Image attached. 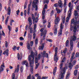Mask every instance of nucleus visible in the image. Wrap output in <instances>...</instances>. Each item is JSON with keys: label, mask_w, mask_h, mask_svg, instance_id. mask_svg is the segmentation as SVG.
<instances>
[{"label": "nucleus", "mask_w": 79, "mask_h": 79, "mask_svg": "<svg viewBox=\"0 0 79 79\" xmlns=\"http://www.w3.org/2000/svg\"><path fill=\"white\" fill-rule=\"evenodd\" d=\"M37 52L36 51L35 53L31 51V55L28 56V60L29 61L30 66L31 68L30 72L31 74L34 73V68H33V64L34 63V56H37Z\"/></svg>", "instance_id": "nucleus-1"}, {"label": "nucleus", "mask_w": 79, "mask_h": 79, "mask_svg": "<svg viewBox=\"0 0 79 79\" xmlns=\"http://www.w3.org/2000/svg\"><path fill=\"white\" fill-rule=\"evenodd\" d=\"M77 24L74 25H73V31L74 33H73V36L71 37L72 39H70V50H72L73 48V41H75L76 40V31H77Z\"/></svg>", "instance_id": "nucleus-2"}, {"label": "nucleus", "mask_w": 79, "mask_h": 79, "mask_svg": "<svg viewBox=\"0 0 79 79\" xmlns=\"http://www.w3.org/2000/svg\"><path fill=\"white\" fill-rule=\"evenodd\" d=\"M65 67L63 69V70H61V73L60 74L59 79H62L64 77V74L66 72V69H68V65L65 64Z\"/></svg>", "instance_id": "nucleus-3"}, {"label": "nucleus", "mask_w": 79, "mask_h": 79, "mask_svg": "<svg viewBox=\"0 0 79 79\" xmlns=\"http://www.w3.org/2000/svg\"><path fill=\"white\" fill-rule=\"evenodd\" d=\"M47 30H45L44 31V32H42L41 33V36H43V37L42 38H41V41H40V44H41V43H42L43 40H45V37H46V34H47Z\"/></svg>", "instance_id": "nucleus-4"}, {"label": "nucleus", "mask_w": 79, "mask_h": 79, "mask_svg": "<svg viewBox=\"0 0 79 79\" xmlns=\"http://www.w3.org/2000/svg\"><path fill=\"white\" fill-rule=\"evenodd\" d=\"M37 2H38V0H36V2L33 1L32 3V6L34 8H35V10L36 11H37L38 10V6L37 5H37Z\"/></svg>", "instance_id": "nucleus-5"}, {"label": "nucleus", "mask_w": 79, "mask_h": 79, "mask_svg": "<svg viewBox=\"0 0 79 79\" xmlns=\"http://www.w3.org/2000/svg\"><path fill=\"white\" fill-rule=\"evenodd\" d=\"M76 60H75L73 61L72 62V65L71 63L69 64V68L70 70H71L72 69V68L74 65H75V64H76Z\"/></svg>", "instance_id": "nucleus-6"}, {"label": "nucleus", "mask_w": 79, "mask_h": 79, "mask_svg": "<svg viewBox=\"0 0 79 79\" xmlns=\"http://www.w3.org/2000/svg\"><path fill=\"white\" fill-rule=\"evenodd\" d=\"M41 55H42V56L43 57H46L47 58H48V54L47 53H46V51H43V53L41 52Z\"/></svg>", "instance_id": "nucleus-7"}, {"label": "nucleus", "mask_w": 79, "mask_h": 79, "mask_svg": "<svg viewBox=\"0 0 79 79\" xmlns=\"http://www.w3.org/2000/svg\"><path fill=\"white\" fill-rule=\"evenodd\" d=\"M63 23H61L60 24V30L59 31L58 36L62 34V29H63Z\"/></svg>", "instance_id": "nucleus-8"}, {"label": "nucleus", "mask_w": 79, "mask_h": 79, "mask_svg": "<svg viewBox=\"0 0 79 79\" xmlns=\"http://www.w3.org/2000/svg\"><path fill=\"white\" fill-rule=\"evenodd\" d=\"M56 18V19L54 20V24H58V22H60V17H57Z\"/></svg>", "instance_id": "nucleus-9"}, {"label": "nucleus", "mask_w": 79, "mask_h": 79, "mask_svg": "<svg viewBox=\"0 0 79 79\" xmlns=\"http://www.w3.org/2000/svg\"><path fill=\"white\" fill-rule=\"evenodd\" d=\"M67 0H64V13H65L66 12V9H67V7L65 6L66 5V2Z\"/></svg>", "instance_id": "nucleus-10"}, {"label": "nucleus", "mask_w": 79, "mask_h": 79, "mask_svg": "<svg viewBox=\"0 0 79 79\" xmlns=\"http://www.w3.org/2000/svg\"><path fill=\"white\" fill-rule=\"evenodd\" d=\"M57 52H55L54 55V61H56V63L58 61V57H57Z\"/></svg>", "instance_id": "nucleus-11"}, {"label": "nucleus", "mask_w": 79, "mask_h": 79, "mask_svg": "<svg viewBox=\"0 0 79 79\" xmlns=\"http://www.w3.org/2000/svg\"><path fill=\"white\" fill-rule=\"evenodd\" d=\"M2 67H3V68H5V67L4 63H2V64L1 65L0 67V73L3 72V71L4 70V69Z\"/></svg>", "instance_id": "nucleus-12"}, {"label": "nucleus", "mask_w": 79, "mask_h": 79, "mask_svg": "<svg viewBox=\"0 0 79 79\" xmlns=\"http://www.w3.org/2000/svg\"><path fill=\"white\" fill-rule=\"evenodd\" d=\"M74 15L75 17V19H77L78 18V17L79 16V15H78V13L77 11V10H74Z\"/></svg>", "instance_id": "nucleus-13"}, {"label": "nucleus", "mask_w": 79, "mask_h": 79, "mask_svg": "<svg viewBox=\"0 0 79 79\" xmlns=\"http://www.w3.org/2000/svg\"><path fill=\"white\" fill-rule=\"evenodd\" d=\"M45 43H42L41 46L39 47L38 48L39 50H43V49H44V45H45Z\"/></svg>", "instance_id": "nucleus-14"}, {"label": "nucleus", "mask_w": 79, "mask_h": 79, "mask_svg": "<svg viewBox=\"0 0 79 79\" xmlns=\"http://www.w3.org/2000/svg\"><path fill=\"white\" fill-rule=\"evenodd\" d=\"M9 52L8 49H7L6 51H4L3 54V55H6V56H8V55L9 54V52Z\"/></svg>", "instance_id": "nucleus-15"}, {"label": "nucleus", "mask_w": 79, "mask_h": 79, "mask_svg": "<svg viewBox=\"0 0 79 79\" xmlns=\"http://www.w3.org/2000/svg\"><path fill=\"white\" fill-rule=\"evenodd\" d=\"M22 65H24V64H25L26 67H28V66H29V65H28V63H27V60H25L23 61L22 63Z\"/></svg>", "instance_id": "nucleus-16"}, {"label": "nucleus", "mask_w": 79, "mask_h": 79, "mask_svg": "<svg viewBox=\"0 0 79 79\" xmlns=\"http://www.w3.org/2000/svg\"><path fill=\"white\" fill-rule=\"evenodd\" d=\"M19 65H18L17 66V69L16 68L15 69V70L14 71L15 73H16V72H17V73H18L19 72Z\"/></svg>", "instance_id": "nucleus-17"}, {"label": "nucleus", "mask_w": 79, "mask_h": 79, "mask_svg": "<svg viewBox=\"0 0 79 79\" xmlns=\"http://www.w3.org/2000/svg\"><path fill=\"white\" fill-rule=\"evenodd\" d=\"M71 24H73L74 25L77 24V20H76V21H74V19H73L71 20Z\"/></svg>", "instance_id": "nucleus-18"}, {"label": "nucleus", "mask_w": 79, "mask_h": 79, "mask_svg": "<svg viewBox=\"0 0 79 79\" xmlns=\"http://www.w3.org/2000/svg\"><path fill=\"white\" fill-rule=\"evenodd\" d=\"M58 3L60 7L62 8L63 6H62V5H63V3H62V1L61 0H60L58 1Z\"/></svg>", "instance_id": "nucleus-19"}, {"label": "nucleus", "mask_w": 79, "mask_h": 79, "mask_svg": "<svg viewBox=\"0 0 79 79\" xmlns=\"http://www.w3.org/2000/svg\"><path fill=\"white\" fill-rule=\"evenodd\" d=\"M28 21L29 22V24L30 26H31L32 24V20H31V18L30 17H29L28 18Z\"/></svg>", "instance_id": "nucleus-20"}, {"label": "nucleus", "mask_w": 79, "mask_h": 79, "mask_svg": "<svg viewBox=\"0 0 79 79\" xmlns=\"http://www.w3.org/2000/svg\"><path fill=\"white\" fill-rule=\"evenodd\" d=\"M73 7H70V8H69V13L68 14L69 15V17H70V16H71V11H72V10H73Z\"/></svg>", "instance_id": "nucleus-21"}, {"label": "nucleus", "mask_w": 79, "mask_h": 79, "mask_svg": "<svg viewBox=\"0 0 79 79\" xmlns=\"http://www.w3.org/2000/svg\"><path fill=\"white\" fill-rule=\"evenodd\" d=\"M75 55V54L74 52L72 53V56H71V58L70 59V61L71 62H72V61H73V57Z\"/></svg>", "instance_id": "nucleus-22"}, {"label": "nucleus", "mask_w": 79, "mask_h": 79, "mask_svg": "<svg viewBox=\"0 0 79 79\" xmlns=\"http://www.w3.org/2000/svg\"><path fill=\"white\" fill-rule=\"evenodd\" d=\"M7 10H8V13L7 14L10 15L11 14V8L10 7H9L7 8Z\"/></svg>", "instance_id": "nucleus-23"}, {"label": "nucleus", "mask_w": 79, "mask_h": 79, "mask_svg": "<svg viewBox=\"0 0 79 79\" xmlns=\"http://www.w3.org/2000/svg\"><path fill=\"white\" fill-rule=\"evenodd\" d=\"M56 68H57V67H56L54 68V69L53 70V75H55V74L56 73Z\"/></svg>", "instance_id": "nucleus-24"}, {"label": "nucleus", "mask_w": 79, "mask_h": 79, "mask_svg": "<svg viewBox=\"0 0 79 79\" xmlns=\"http://www.w3.org/2000/svg\"><path fill=\"white\" fill-rule=\"evenodd\" d=\"M70 18H71V16L70 17H69V15L68 14L67 18H66V22H69V19Z\"/></svg>", "instance_id": "nucleus-25"}, {"label": "nucleus", "mask_w": 79, "mask_h": 79, "mask_svg": "<svg viewBox=\"0 0 79 79\" xmlns=\"http://www.w3.org/2000/svg\"><path fill=\"white\" fill-rule=\"evenodd\" d=\"M56 10L58 14H60V13L61 11V10H60V9L58 8H56Z\"/></svg>", "instance_id": "nucleus-26"}, {"label": "nucleus", "mask_w": 79, "mask_h": 79, "mask_svg": "<svg viewBox=\"0 0 79 79\" xmlns=\"http://www.w3.org/2000/svg\"><path fill=\"white\" fill-rule=\"evenodd\" d=\"M27 48L28 50H31L32 49V48H31V46H30V44L28 43V44L27 45Z\"/></svg>", "instance_id": "nucleus-27"}, {"label": "nucleus", "mask_w": 79, "mask_h": 79, "mask_svg": "<svg viewBox=\"0 0 79 79\" xmlns=\"http://www.w3.org/2000/svg\"><path fill=\"white\" fill-rule=\"evenodd\" d=\"M66 47H68L69 46V40H67L65 42Z\"/></svg>", "instance_id": "nucleus-28"}, {"label": "nucleus", "mask_w": 79, "mask_h": 79, "mask_svg": "<svg viewBox=\"0 0 79 79\" xmlns=\"http://www.w3.org/2000/svg\"><path fill=\"white\" fill-rule=\"evenodd\" d=\"M58 31H57V29H55L54 31V35H56Z\"/></svg>", "instance_id": "nucleus-29"}, {"label": "nucleus", "mask_w": 79, "mask_h": 79, "mask_svg": "<svg viewBox=\"0 0 79 79\" xmlns=\"http://www.w3.org/2000/svg\"><path fill=\"white\" fill-rule=\"evenodd\" d=\"M9 16H7L6 20H5V24L6 25H7V23H8V19H9Z\"/></svg>", "instance_id": "nucleus-30"}, {"label": "nucleus", "mask_w": 79, "mask_h": 79, "mask_svg": "<svg viewBox=\"0 0 79 79\" xmlns=\"http://www.w3.org/2000/svg\"><path fill=\"white\" fill-rule=\"evenodd\" d=\"M70 75V74H69V73H67L66 75L65 79H68L69 78V77Z\"/></svg>", "instance_id": "nucleus-31"}, {"label": "nucleus", "mask_w": 79, "mask_h": 79, "mask_svg": "<svg viewBox=\"0 0 79 79\" xmlns=\"http://www.w3.org/2000/svg\"><path fill=\"white\" fill-rule=\"evenodd\" d=\"M30 9H31V7H28V9L27 10V14L28 15H29V13H30Z\"/></svg>", "instance_id": "nucleus-32"}, {"label": "nucleus", "mask_w": 79, "mask_h": 79, "mask_svg": "<svg viewBox=\"0 0 79 79\" xmlns=\"http://www.w3.org/2000/svg\"><path fill=\"white\" fill-rule=\"evenodd\" d=\"M45 14V8H44L42 12V15H44Z\"/></svg>", "instance_id": "nucleus-33"}, {"label": "nucleus", "mask_w": 79, "mask_h": 79, "mask_svg": "<svg viewBox=\"0 0 79 79\" xmlns=\"http://www.w3.org/2000/svg\"><path fill=\"white\" fill-rule=\"evenodd\" d=\"M12 79H16V78H15V75L14 73L12 74Z\"/></svg>", "instance_id": "nucleus-34"}, {"label": "nucleus", "mask_w": 79, "mask_h": 79, "mask_svg": "<svg viewBox=\"0 0 79 79\" xmlns=\"http://www.w3.org/2000/svg\"><path fill=\"white\" fill-rule=\"evenodd\" d=\"M77 74V70H76L74 71V74L75 76H76Z\"/></svg>", "instance_id": "nucleus-35"}, {"label": "nucleus", "mask_w": 79, "mask_h": 79, "mask_svg": "<svg viewBox=\"0 0 79 79\" xmlns=\"http://www.w3.org/2000/svg\"><path fill=\"white\" fill-rule=\"evenodd\" d=\"M36 66H35V69H37L39 67V66L40 64L39 63H38L37 64H35Z\"/></svg>", "instance_id": "nucleus-36"}, {"label": "nucleus", "mask_w": 79, "mask_h": 79, "mask_svg": "<svg viewBox=\"0 0 79 79\" xmlns=\"http://www.w3.org/2000/svg\"><path fill=\"white\" fill-rule=\"evenodd\" d=\"M8 27L9 29V34H10V31H11V27H10V26L9 25H8Z\"/></svg>", "instance_id": "nucleus-37"}, {"label": "nucleus", "mask_w": 79, "mask_h": 79, "mask_svg": "<svg viewBox=\"0 0 79 79\" xmlns=\"http://www.w3.org/2000/svg\"><path fill=\"white\" fill-rule=\"evenodd\" d=\"M16 48H17V47L15 46H14L12 48V49L14 50V51H15L16 50Z\"/></svg>", "instance_id": "nucleus-38"}, {"label": "nucleus", "mask_w": 79, "mask_h": 79, "mask_svg": "<svg viewBox=\"0 0 79 79\" xmlns=\"http://www.w3.org/2000/svg\"><path fill=\"white\" fill-rule=\"evenodd\" d=\"M63 63H61L60 64V69L61 70V69L62 68V67H63Z\"/></svg>", "instance_id": "nucleus-39"}, {"label": "nucleus", "mask_w": 79, "mask_h": 79, "mask_svg": "<svg viewBox=\"0 0 79 79\" xmlns=\"http://www.w3.org/2000/svg\"><path fill=\"white\" fill-rule=\"evenodd\" d=\"M32 19H33V23L34 24L35 23V17H34V16H32Z\"/></svg>", "instance_id": "nucleus-40"}, {"label": "nucleus", "mask_w": 79, "mask_h": 79, "mask_svg": "<svg viewBox=\"0 0 79 79\" xmlns=\"http://www.w3.org/2000/svg\"><path fill=\"white\" fill-rule=\"evenodd\" d=\"M5 46L6 48L8 47V42L7 41L5 42Z\"/></svg>", "instance_id": "nucleus-41"}, {"label": "nucleus", "mask_w": 79, "mask_h": 79, "mask_svg": "<svg viewBox=\"0 0 79 79\" xmlns=\"http://www.w3.org/2000/svg\"><path fill=\"white\" fill-rule=\"evenodd\" d=\"M51 26V24L50 23V22H48V28H50Z\"/></svg>", "instance_id": "nucleus-42"}, {"label": "nucleus", "mask_w": 79, "mask_h": 79, "mask_svg": "<svg viewBox=\"0 0 79 79\" xmlns=\"http://www.w3.org/2000/svg\"><path fill=\"white\" fill-rule=\"evenodd\" d=\"M38 60L39 59H37V58L35 57V64H37L38 63Z\"/></svg>", "instance_id": "nucleus-43"}, {"label": "nucleus", "mask_w": 79, "mask_h": 79, "mask_svg": "<svg viewBox=\"0 0 79 79\" xmlns=\"http://www.w3.org/2000/svg\"><path fill=\"white\" fill-rule=\"evenodd\" d=\"M44 0V3H47L48 4V2H49V0Z\"/></svg>", "instance_id": "nucleus-44"}, {"label": "nucleus", "mask_w": 79, "mask_h": 79, "mask_svg": "<svg viewBox=\"0 0 79 79\" xmlns=\"http://www.w3.org/2000/svg\"><path fill=\"white\" fill-rule=\"evenodd\" d=\"M67 48H65V49H64V51H63V53H64V54L65 53H66V52H67Z\"/></svg>", "instance_id": "nucleus-45"}, {"label": "nucleus", "mask_w": 79, "mask_h": 79, "mask_svg": "<svg viewBox=\"0 0 79 79\" xmlns=\"http://www.w3.org/2000/svg\"><path fill=\"white\" fill-rule=\"evenodd\" d=\"M20 12V11H19V10L16 11V14L17 15H19V13Z\"/></svg>", "instance_id": "nucleus-46"}, {"label": "nucleus", "mask_w": 79, "mask_h": 79, "mask_svg": "<svg viewBox=\"0 0 79 79\" xmlns=\"http://www.w3.org/2000/svg\"><path fill=\"white\" fill-rule=\"evenodd\" d=\"M44 28H43L40 30V31L41 32H45V31L46 30H44Z\"/></svg>", "instance_id": "nucleus-47"}, {"label": "nucleus", "mask_w": 79, "mask_h": 79, "mask_svg": "<svg viewBox=\"0 0 79 79\" xmlns=\"http://www.w3.org/2000/svg\"><path fill=\"white\" fill-rule=\"evenodd\" d=\"M55 25L54 26V28L55 29H57V27H58V23H55Z\"/></svg>", "instance_id": "nucleus-48"}, {"label": "nucleus", "mask_w": 79, "mask_h": 79, "mask_svg": "<svg viewBox=\"0 0 79 79\" xmlns=\"http://www.w3.org/2000/svg\"><path fill=\"white\" fill-rule=\"evenodd\" d=\"M32 3V1H30V4L28 5V7L30 8H31V4Z\"/></svg>", "instance_id": "nucleus-49"}, {"label": "nucleus", "mask_w": 79, "mask_h": 79, "mask_svg": "<svg viewBox=\"0 0 79 79\" xmlns=\"http://www.w3.org/2000/svg\"><path fill=\"white\" fill-rule=\"evenodd\" d=\"M27 6V2H25L24 6V9H25L26 8V6Z\"/></svg>", "instance_id": "nucleus-50"}, {"label": "nucleus", "mask_w": 79, "mask_h": 79, "mask_svg": "<svg viewBox=\"0 0 79 79\" xmlns=\"http://www.w3.org/2000/svg\"><path fill=\"white\" fill-rule=\"evenodd\" d=\"M2 35H3L4 37H5V33H4V31H3V30L2 31Z\"/></svg>", "instance_id": "nucleus-51"}, {"label": "nucleus", "mask_w": 79, "mask_h": 79, "mask_svg": "<svg viewBox=\"0 0 79 79\" xmlns=\"http://www.w3.org/2000/svg\"><path fill=\"white\" fill-rule=\"evenodd\" d=\"M62 22L63 24H64V22H65V17H64L63 18Z\"/></svg>", "instance_id": "nucleus-52"}, {"label": "nucleus", "mask_w": 79, "mask_h": 79, "mask_svg": "<svg viewBox=\"0 0 79 79\" xmlns=\"http://www.w3.org/2000/svg\"><path fill=\"white\" fill-rule=\"evenodd\" d=\"M27 79H31V74H29V76H28L27 78Z\"/></svg>", "instance_id": "nucleus-53"}, {"label": "nucleus", "mask_w": 79, "mask_h": 79, "mask_svg": "<svg viewBox=\"0 0 79 79\" xmlns=\"http://www.w3.org/2000/svg\"><path fill=\"white\" fill-rule=\"evenodd\" d=\"M28 37L29 38H30V39H31V38L32 37V35H31L30 34H28Z\"/></svg>", "instance_id": "nucleus-54"}, {"label": "nucleus", "mask_w": 79, "mask_h": 79, "mask_svg": "<svg viewBox=\"0 0 79 79\" xmlns=\"http://www.w3.org/2000/svg\"><path fill=\"white\" fill-rule=\"evenodd\" d=\"M75 56H76V57H79V52H77L76 55H75Z\"/></svg>", "instance_id": "nucleus-55"}, {"label": "nucleus", "mask_w": 79, "mask_h": 79, "mask_svg": "<svg viewBox=\"0 0 79 79\" xmlns=\"http://www.w3.org/2000/svg\"><path fill=\"white\" fill-rule=\"evenodd\" d=\"M36 27H37V25H36V24H34V31L35 30V29H36Z\"/></svg>", "instance_id": "nucleus-56"}, {"label": "nucleus", "mask_w": 79, "mask_h": 79, "mask_svg": "<svg viewBox=\"0 0 79 79\" xmlns=\"http://www.w3.org/2000/svg\"><path fill=\"white\" fill-rule=\"evenodd\" d=\"M65 60H66V58L65 57H64L62 61V62L64 63V62L65 61Z\"/></svg>", "instance_id": "nucleus-57"}, {"label": "nucleus", "mask_w": 79, "mask_h": 79, "mask_svg": "<svg viewBox=\"0 0 79 79\" xmlns=\"http://www.w3.org/2000/svg\"><path fill=\"white\" fill-rule=\"evenodd\" d=\"M2 37V32L0 31V40H1V39Z\"/></svg>", "instance_id": "nucleus-58"}, {"label": "nucleus", "mask_w": 79, "mask_h": 79, "mask_svg": "<svg viewBox=\"0 0 79 79\" xmlns=\"http://www.w3.org/2000/svg\"><path fill=\"white\" fill-rule=\"evenodd\" d=\"M19 45L20 46H23V43L22 42H20L19 43Z\"/></svg>", "instance_id": "nucleus-59"}, {"label": "nucleus", "mask_w": 79, "mask_h": 79, "mask_svg": "<svg viewBox=\"0 0 79 79\" xmlns=\"http://www.w3.org/2000/svg\"><path fill=\"white\" fill-rule=\"evenodd\" d=\"M46 40H47V41H48V42H52L53 41V40H52L51 39H49V40L47 39Z\"/></svg>", "instance_id": "nucleus-60"}, {"label": "nucleus", "mask_w": 79, "mask_h": 79, "mask_svg": "<svg viewBox=\"0 0 79 79\" xmlns=\"http://www.w3.org/2000/svg\"><path fill=\"white\" fill-rule=\"evenodd\" d=\"M55 53H57V52H58V48L56 47L55 48Z\"/></svg>", "instance_id": "nucleus-61"}, {"label": "nucleus", "mask_w": 79, "mask_h": 79, "mask_svg": "<svg viewBox=\"0 0 79 79\" xmlns=\"http://www.w3.org/2000/svg\"><path fill=\"white\" fill-rule=\"evenodd\" d=\"M54 6L55 7H57V6H59V4L58 3L55 4L54 5Z\"/></svg>", "instance_id": "nucleus-62"}, {"label": "nucleus", "mask_w": 79, "mask_h": 79, "mask_svg": "<svg viewBox=\"0 0 79 79\" xmlns=\"http://www.w3.org/2000/svg\"><path fill=\"white\" fill-rule=\"evenodd\" d=\"M39 19L38 18L36 17V19H35V23H37V22H38V20Z\"/></svg>", "instance_id": "nucleus-63"}, {"label": "nucleus", "mask_w": 79, "mask_h": 79, "mask_svg": "<svg viewBox=\"0 0 79 79\" xmlns=\"http://www.w3.org/2000/svg\"><path fill=\"white\" fill-rule=\"evenodd\" d=\"M35 44H37L38 43V40L37 39H36L35 40Z\"/></svg>", "instance_id": "nucleus-64"}]
</instances>
